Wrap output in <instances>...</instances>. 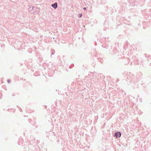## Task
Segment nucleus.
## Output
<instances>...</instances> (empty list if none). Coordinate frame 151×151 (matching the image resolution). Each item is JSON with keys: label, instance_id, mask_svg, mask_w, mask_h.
Returning <instances> with one entry per match:
<instances>
[{"label": "nucleus", "instance_id": "obj_1", "mask_svg": "<svg viewBox=\"0 0 151 151\" xmlns=\"http://www.w3.org/2000/svg\"><path fill=\"white\" fill-rule=\"evenodd\" d=\"M121 134L120 132H117L115 134V136L117 138L120 137L121 136Z\"/></svg>", "mask_w": 151, "mask_h": 151}, {"label": "nucleus", "instance_id": "obj_2", "mask_svg": "<svg viewBox=\"0 0 151 151\" xmlns=\"http://www.w3.org/2000/svg\"><path fill=\"white\" fill-rule=\"evenodd\" d=\"M52 6L55 9H56L57 7V3H55L54 4H52Z\"/></svg>", "mask_w": 151, "mask_h": 151}, {"label": "nucleus", "instance_id": "obj_3", "mask_svg": "<svg viewBox=\"0 0 151 151\" xmlns=\"http://www.w3.org/2000/svg\"><path fill=\"white\" fill-rule=\"evenodd\" d=\"M82 14H79V17H82Z\"/></svg>", "mask_w": 151, "mask_h": 151}, {"label": "nucleus", "instance_id": "obj_4", "mask_svg": "<svg viewBox=\"0 0 151 151\" xmlns=\"http://www.w3.org/2000/svg\"><path fill=\"white\" fill-rule=\"evenodd\" d=\"M83 9L84 10H85L86 9V7H84L83 8Z\"/></svg>", "mask_w": 151, "mask_h": 151}]
</instances>
